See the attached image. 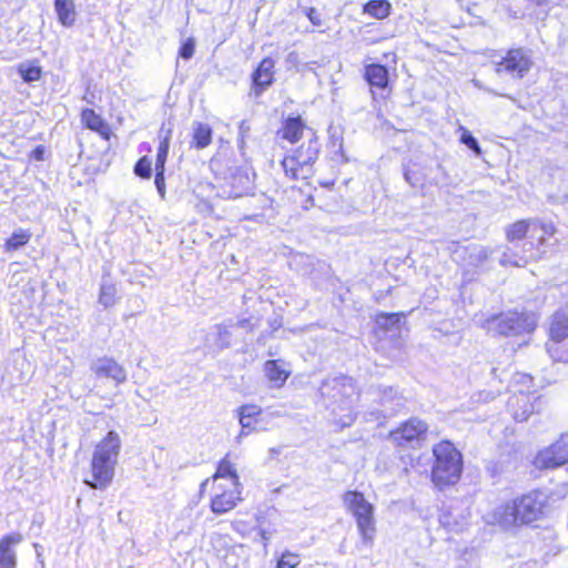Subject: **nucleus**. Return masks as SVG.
I'll return each mask as SVG.
<instances>
[{
	"mask_svg": "<svg viewBox=\"0 0 568 568\" xmlns=\"http://www.w3.org/2000/svg\"><path fill=\"white\" fill-rule=\"evenodd\" d=\"M545 508L546 496L539 491H531L494 504L481 517L487 525L497 526L504 531H514L540 519Z\"/></svg>",
	"mask_w": 568,
	"mask_h": 568,
	"instance_id": "obj_1",
	"label": "nucleus"
},
{
	"mask_svg": "<svg viewBox=\"0 0 568 568\" xmlns=\"http://www.w3.org/2000/svg\"><path fill=\"white\" fill-rule=\"evenodd\" d=\"M120 435L110 430L94 447L91 460V475L93 481L85 484L95 489L106 488L113 480L115 466L121 450Z\"/></svg>",
	"mask_w": 568,
	"mask_h": 568,
	"instance_id": "obj_2",
	"label": "nucleus"
},
{
	"mask_svg": "<svg viewBox=\"0 0 568 568\" xmlns=\"http://www.w3.org/2000/svg\"><path fill=\"white\" fill-rule=\"evenodd\" d=\"M436 458L432 480L438 488L455 485L463 471L462 454L450 442L443 440L433 448Z\"/></svg>",
	"mask_w": 568,
	"mask_h": 568,
	"instance_id": "obj_3",
	"label": "nucleus"
},
{
	"mask_svg": "<svg viewBox=\"0 0 568 568\" xmlns=\"http://www.w3.org/2000/svg\"><path fill=\"white\" fill-rule=\"evenodd\" d=\"M481 326L494 335L519 336L535 329L536 318L531 314L507 312L488 317Z\"/></svg>",
	"mask_w": 568,
	"mask_h": 568,
	"instance_id": "obj_4",
	"label": "nucleus"
},
{
	"mask_svg": "<svg viewBox=\"0 0 568 568\" xmlns=\"http://www.w3.org/2000/svg\"><path fill=\"white\" fill-rule=\"evenodd\" d=\"M346 509L355 517L357 529L362 540L372 545L375 538L376 526L374 518V506L362 493L349 490L343 496Z\"/></svg>",
	"mask_w": 568,
	"mask_h": 568,
	"instance_id": "obj_5",
	"label": "nucleus"
},
{
	"mask_svg": "<svg viewBox=\"0 0 568 568\" xmlns=\"http://www.w3.org/2000/svg\"><path fill=\"white\" fill-rule=\"evenodd\" d=\"M318 151L317 138L312 136L293 155L284 158L282 166L285 175L292 180L307 179L312 174V166L318 158Z\"/></svg>",
	"mask_w": 568,
	"mask_h": 568,
	"instance_id": "obj_6",
	"label": "nucleus"
},
{
	"mask_svg": "<svg viewBox=\"0 0 568 568\" xmlns=\"http://www.w3.org/2000/svg\"><path fill=\"white\" fill-rule=\"evenodd\" d=\"M536 231L541 232V235L537 239L538 246H544L547 239L556 234L557 229L551 221L527 219L509 224L505 230V235L507 241L516 242L525 239L528 234L531 237Z\"/></svg>",
	"mask_w": 568,
	"mask_h": 568,
	"instance_id": "obj_7",
	"label": "nucleus"
},
{
	"mask_svg": "<svg viewBox=\"0 0 568 568\" xmlns=\"http://www.w3.org/2000/svg\"><path fill=\"white\" fill-rule=\"evenodd\" d=\"M534 62L528 50L523 48L510 49L501 61L496 63V72L503 71L515 78H524L531 69Z\"/></svg>",
	"mask_w": 568,
	"mask_h": 568,
	"instance_id": "obj_8",
	"label": "nucleus"
},
{
	"mask_svg": "<svg viewBox=\"0 0 568 568\" xmlns=\"http://www.w3.org/2000/svg\"><path fill=\"white\" fill-rule=\"evenodd\" d=\"M242 500L241 484L233 483H219L214 487V495L211 500V510L215 514H225Z\"/></svg>",
	"mask_w": 568,
	"mask_h": 568,
	"instance_id": "obj_9",
	"label": "nucleus"
},
{
	"mask_svg": "<svg viewBox=\"0 0 568 568\" xmlns=\"http://www.w3.org/2000/svg\"><path fill=\"white\" fill-rule=\"evenodd\" d=\"M427 424L419 418H410L397 429L390 432L389 438L397 446H414L426 438Z\"/></svg>",
	"mask_w": 568,
	"mask_h": 568,
	"instance_id": "obj_10",
	"label": "nucleus"
},
{
	"mask_svg": "<svg viewBox=\"0 0 568 568\" xmlns=\"http://www.w3.org/2000/svg\"><path fill=\"white\" fill-rule=\"evenodd\" d=\"M566 463H568V433L541 450L535 458V465L538 468H555Z\"/></svg>",
	"mask_w": 568,
	"mask_h": 568,
	"instance_id": "obj_11",
	"label": "nucleus"
},
{
	"mask_svg": "<svg viewBox=\"0 0 568 568\" xmlns=\"http://www.w3.org/2000/svg\"><path fill=\"white\" fill-rule=\"evenodd\" d=\"M342 382L346 399L341 404H334L332 413L334 415V423L343 428L351 426L355 420L354 400L352 398L355 394V388L351 378L343 377Z\"/></svg>",
	"mask_w": 568,
	"mask_h": 568,
	"instance_id": "obj_12",
	"label": "nucleus"
},
{
	"mask_svg": "<svg viewBox=\"0 0 568 568\" xmlns=\"http://www.w3.org/2000/svg\"><path fill=\"white\" fill-rule=\"evenodd\" d=\"M91 371L97 379L109 378L113 381L115 385H120L126 381L125 369L109 357H101L94 361L91 365Z\"/></svg>",
	"mask_w": 568,
	"mask_h": 568,
	"instance_id": "obj_13",
	"label": "nucleus"
},
{
	"mask_svg": "<svg viewBox=\"0 0 568 568\" xmlns=\"http://www.w3.org/2000/svg\"><path fill=\"white\" fill-rule=\"evenodd\" d=\"M263 409L254 404L242 405L237 409L239 422L242 427L239 436L236 437L237 443L246 436L248 433L258 432V423L263 420Z\"/></svg>",
	"mask_w": 568,
	"mask_h": 568,
	"instance_id": "obj_14",
	"label": "nucleus"
},
{
	"mask_svg": "<svg viewBox=\"0 0 568 568\" xmlns=\"http://www.w3.org/2000/svg\"><path fill=\"white\" fill-rule=\"evenodd\" d=\"M22 541V535L13 532L0 539V568H16L17 555L14 547Z\"/></svg>",
	"mask_w": 568,
	"mask_h": 568,
	"instance_id": "obj_15",
	"label": "nucleus"
},
{
	"mask_svg": "<svg viewBox=\"0 0 568 568\" xmlns=\"http://www.w3.org/2000/svg\"><path fill=\"white\" fill-rule=\"evenodd\" d=\"M275 62L272 58L263 59L254 71L252 79L257 94L273 83Z\"/></svg>",
	"mask_w": 568,
	"mask_h": 568,
	"instance_id": "obj_16",
	"label": "nucleus"
},
{
	"mask_svg": "<svg viewBox=\"0 0 568 568\" xmlns=\"http://www.w3.org/2000/svg\"><path fill=\"white\" fill-rule=\"evenodd\" d=\"M264 373L274 388H281L291 375V372L280 361H267L264 364Z\"/></svg>",
	"mask_w": 568,
	"mask_h": 568,
	"instance_id": "obj_17",
	"label": "nucleus"
},
{
	"mask_svg": "<svg viewBox=\"0 0 568 568\" xmlns=\"http://www.w3.org/2000/svg\"><path fill=\"white\" fill-rule=\"evenodd\" d=\"M54 11L63 27L70 28L75 23L77 10L73 0H54Z\"/></svg>",
	"mask_w": 568,
	"mask_h": 568,
	"instance_id": "obj_18",
	"label": "nucleus"
},
{
	"mask_svg": "<svg viewBox=\"0 0 568 568\" xmlns=\"http://www.w3.org/2000/svg\"><path fill=\"white\" fill-rule=\"evenodd\" d=\"M230 457L231 455L226 454V456L219 463L217 469L212 476L214 484L233 483V480H236V484H240L235 466L231 462Z\"/></svg>",
	"mask_w": 568,
	"mask_h": 568,
	"instance_id": "obj_19",
	"label": "nucleus"
},
{
	"mask_svg": "<svg viewBox=\"0 0 568 568\" xmlns=\"http://www.w3.org/2000/svg\"><path fill=\"white\" fill-rule=\"evenodd\" d=\"M81 121L88 129L98 132L104 139H109V125L92 109H84L82 111Z\"/></svg>",
	"mask_w": 568,
	"mask_h": 568,
	"instance_id": "obj_20",
	"label": "nucleus"
},
{
	"mask_svg": "<svg viewBox=\"0 0 568 568\" xmlns=\"http://www.w3.org/2000/svg\"><path fill=\"white\" fill-rule=\"evenodd\" d=\"M568 338V313L557 312L550 322L548 342Z\"/></svg>",
	"mask_w": 568,
	"mask_h": 568,
	"instance_id": "obj_21",
	"label": "nucleus"
},
{
	"mask_svg": "<svg viewBox=\"0 0 568 568\" xmlns=\"http://www.w3.org/2000/svg\"><path fill=\"white\" fill-rule=\"evenodd\" d=\"M231 327L219 324L215 325L210 333L207 343H210V347L221 351L231 345Z\"/></svg>",
	"mask_w": 568,
	"mask_h": 568,
	"instance_id": "obj_22",
	"label": "nucleus"
},
{
	"mask_svg": "<svg viewBox=\"0 0 568 568\" xmlns=\"http://www.w3.org/2000/svg\"><path fill=\"white\" fill-rule=\"evenodd\" d=\"M365 78L371 85L384 89L388 83V71L382 64H369L365 69Z\"/></svg>",
	"mask_w": 568,
	"mask_h": 568,
	"instance_id": "obj_23",
	"label": "nucleus"
},
{
	"mask_svg": "<svg viewBox=\"0 0 568 568\" xmlns=\"http://www.w3.org/2000/svg\"><path fill=\"white\" fill-rule=\"evenodd\" d=\"M509 406L513 409L514 418L518 422L526 420L534 412L532 405L528 403V398L523 394L510 398Z\"/></svg>",
	"mask_w": 568,
	"mask_h": 568,
	"instance_id": "obj_24",
	"label": "nucleus"
},
{
	"mask_svg": "<svg viewBox=\"0 0 568 568\" xmlns=\"http://www.w3.org/2000/svg\"><path fill=\"white\" fill-rule=\"evenodd\" d=\"M546 349L555 362L568 364V338L547 342Z\"/></svg>",
	"mask_w": 568,
	"mask_h": 568,
	"instance_id": "obj_25",
	"label": "nucleus"
},
{
	"mask_svg": "<svg viewBox=\"0 0 568 568\" xmlns=\"http://www.w3.org/2000/svg\"><path fill=\"white\" fill-rule=\"evenodd\" d=\"M172 130L169 128L164 130L163 128L160 130L161 142L158 150L155 170H164L165 161L169 153L170 140H171Z\"/></svg>",
	"mask_w": 568,
	"mask_h": 568,
	"instance_id": "obj_26",
	"label": "nucleus"
},
{
	"mask_svg": "<svg viewBox=\"0 0 568 568\" xmlns=\"http://www.w3.org/2000/svg\"><path fill=\"white\" fill-rule=\"evenodd\" d=\"M363 11L375 19L382 20L389 16L390 3L386 0H371L364 6Z\"/></svg>",
	"mask_w": 568,
	"mask_h": 568,
	"instance_id": "obj_27",
	"label": "nucleus"
},
{
	"mask_svg": "<svg viewBox=\"0 0 568 568\" xmlns=\"http://www.w3.org/2000/svg\"><path fill=\"white\" fill-rule=\"evenodd\" d=\"M305 125L300 118H291L283 128V138L294 143L302 136Z\"/></svg>",
	"mask_w": 568,
	"mask_h": 568,
	"instance_id": "obj_28",
	"label": "nucleus"
},
{
	"mask_svg": "<svg viewBox=\"0 0 568 568\" xmlns=\"http://www.w3.org/2000/svg\"><path fill=\"white\" fill-rule=\"evenodd\" d=\"M193 140L197 149L206 148L212 140V130L207 124L196 123L193 128Z\"/></svg>",
	"mask_w": 568,
	"mask_h": 568,
	"instance_id": "obj_29",
	"label": "nucleus"
},
{
	"mask_svg": "<svg viewBox=\"0 0 568 568\" xmlns=\"http://www.w3.org/2000/svg\"><path fill=\"white\" fill-rule=\"evenodd\" d=\"M31 239V233L27 230L19 229L6 241V251H17L26 245Z\"/></svg>",
	"mask_w": 568,
	"mask_h": 568,
	"instance_id": "obj_30",
	"label": "nucleus"
},
{
	"mask_svg": "<svg viewBox=\"0 0 568 568\" xmlns=\"http://www.w3.org/2000/svg\"><path fill=\"white\" fill-rule=\"evenodd\" d=\"M440 524L449 531H462L465 527L464 520H458L452 511H445L439 516Z\"/></svg>",
	"mask_w": 568,
	"mask_h": 568,
	"instance_id": "obj_31",
	"label": "nucleus"
},
{
	"mask_svg": "<svg viewBox=\"0 0 568 568\" xmlns=\"http://www.w3.org/2000/svg\"><path fill=\"white\" fill-rule=\"evenodd\" d=\"M116 288L113 284L104 283L101 285L99 302L104 307H110L115 303Z\"/></svg>",
	"mask_w": 568,
	"mask_h": 568,
	"instance_id": "obj_32",
	"label": "nucleus"
},
{
	"mask_svg": "<svg viewBox=\"0 0 568 568\" xmlns=\"http://www.w3.org/2000/svg\"><path fill=\"white\" fill-rule=\"evenodd\" d=\"M19 73L26 82H33L40 79L41 69L37 65L22 63L19 65Z\"/></svg>",
	"mask_w": 568,
	"mask_h": 568,
	"instance_id": "obj_33",
	"label": "nucleus"
},
{
	"mask_svg": "<svg viewBox=\"0 0 568 568\" xmlns=\"http://www.w3.org/2000/svg\"><path fill=\"white\" fill-rule=\"evenodd\" d=\"M300 565V556L293 552H284L277 562V568H296Z\"/></svg>",
	"mask_w": 568,
	"mask_h": 568,
	"instance_id": "obj_34",
	"label": "nucleus"
},
{
	"mask_svg": "<svg viewBox=\"0 0 568 568\" xmlns=\"http://www.w3.org/2000/svg\"><path fill=\"white\" fill-rule=\"evenodd\" d=\"M151 160L146 156H143L135 164L134 172L136 175L149 179L151 176Z\"/></svg>",
	"mask_w": 568,
	"mask_h": 568,
	"instance_id": "obj_35",
	"label": "nucleus"
},
{
	"mask_svg": "<svg viewBox=\"0 0 568 568\" xmlns=\"http://www.w3.org/2000/svg\"><path fill=\"white\" fill-rule=\"evenodd\" d=\"M462 136L460 141L469 149H471L477 155L481 153L480 148L476 141V139L467 131L465 128H460Z\"/></svg>",
	"mask_w": 568,
	"mask_h": 568,
	"instance_id": "obj_36",
	"label": "nucleus"
},
{
	"mask_svg": "<svg viewBox=\"0 0 568 568\" xmlns=\"http://www.w3.org/2000/svg\"><path fill=\"white\" fill-rule=\"evenodd\" d=\"M500 264L504 266L523 267L527 264V261L524 257L514 258L511 254L505 252L500 258Z\"/></svg>",
	"mask_w": 568,
	"mask_h": 568,
	"instance_id": "obj_37",
	"label": "nucleus"
},
{
	"mask_svg": "<svg viewBox=\"0 0 568 568\" xmlns=\"http://www.w3.org/2000/svg\"><path fill=\"white\" fill-rule=\"evenodd\" d=\"M195 49V40L193 38H187L181 49H180V57H182L185 60H189L193 57Z\"/></svg>",
	"mask_w": 568,
	"mask_h": 568,
	"instance_id": "obj_38",
	"label": "nucleus"
},
{
	"mask_svg": "<svg viewBox=\"0 0 568 568\" xmlns=\"http://www.w3.org/2000/svg\"><path fill=\"white\" fill-rule=\"evenodd\" d=\"M303 12L314 26H316V27L322 26L323 20H322L321 13L315 8L307 7L303 10Z\"/></svg>",
	"mask_w": 568,
	"mask_h": 568,
	"instance_id": "obj_39",
	"label": "nucleus"
},
{
	"mask_svg": "<svg viewBox=\"0 0 568 568\" xmlns=\"http://www.w3.org/2000/svg\"><path fill=\"white\" fill-rule=\"evenodd\" d=\"M155 186L158 189L160 196L162 199H164V196H165L164 170H156Z\"/></svg>",
	"mask_w": 568,
	"mask_h": 568,
	"instance_id": "obj_40",
	"label": "nucleus"
},
{
	"mask_svg": "<svg viewBox=\"0 0 568 568\" xmlns=\"http://www.w3.org/2000/svg\"><path fill=\"white\" fill-rule=\"evenodd\" d=\"M286 63L290 65V67H293V68H297L298 63H300V58H298V53L297 52H291L287 54L286 57Z\"/></svg>",
	"mask_w": 568,
	"mask_h": 568,
	"instance_id": "obj_41",
	"label": "nucleus"
},
{
	"mask_svg": "<svg viewBox=\"0 0 568 568\" xmlns=\"http://www.w3.org/2000/svg\"><path fill=\"white\" fill-rule=\"evenodd\" d=\"M44 152H45V149L44 146L42 145H39L37 146L32 152H31V158L37 160V161H42L44 160Z\"/></svg>",
	"mask_w": 568,
	"mask_h": 568,
	"instance_id": "obj_42",
	"label": "nucleus"
},
{
	"mask_svg": "<svg viewBox=\"0 0 568 568\" xmlns=\"http://www.w3.org/2000/svg\"><path fill=\"white\" fill-rule=\"evenodd\" d=\"M237 325L246 329H252L253 327L248 320H242L237 323Z\"/></svg>",
	"mask_w": 568,
	"mask_h": 568,
	"instance_id": "obj_43",
	"label": "nucleus"
},
{
	"mask_svg": "<svg viewBox=\"0 0 568 568\" xmlns=\"http://www.w3.org/2000/svg\"><path fill=\"white\" fill-rule=\"evenodd\" d=\"M530 381H531V378L528 375H525V374L518 375V382L526 383V382H530Z\"/></svg>",
	"mask_w": 568,
	"mask_h": 568,
	"instance_id": "obj_44",
	"label": "nucleus"
},
{
	"mask_svg": "<svg viewBox=\"0 0 568 568\" xmlns=\"http://www.w3.org/2000/svg\"><path fill=\"white\" fill-rule=\"evenodd\" d=\"M261 537H262L264 546L266 547L268 544L270 537L267 536V534L264 530L261 531Z\"/></svg>",
	"mask_w": 568,
	"mask_h": 568,
	"instance_id": "obj_45",
	"label": "nucleus"
},
{
	"mask_svg": "<svg viewBox=\"0 0 568 568\" xmlns=\"http://www.w3.org/2000/svg\"><path fill=\"white\" fill-rule=\"evenodd\" d=\"M480 253H484V257H487V254L484 248H480Z\"/></svg>",
	"mask_w": 568,
	"mask_h": 568,
	"instance_id": "obj_46",
	"label": "nucleus"
},
{
	"mask_svg": "<svg viewBox=\"0 0 568 568\" xmlns=\"http://www.w3.org/2000/svg\"><path fill=\"white\" fill-rule=\"evenodd\" d=\"M271 415H272V416H281V414H280V413H272Z\"/></svg>",
	"mask_w": 568,
	"mask_h": 568,
	"instance_id": "obj_47",
	"label": "nucleus"
},
{
	"mask_svg": "<svg viewBox=\"0 0 568 568\" xmlns=\"http://www.w3.org/2000/svg\"><path fill=\"white\" fill-rule=\"evenodd\" d=\"M210 479H206L204 483H202V486H205Z\"/></svg>",
	"mask_w": 568,
	"mask_h": 568,
	"instance_id": "obj_48",
	"label": "nucleus"
}]
</instances>
